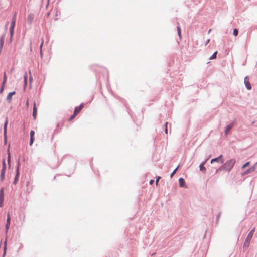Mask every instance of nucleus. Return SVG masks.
<instances>
[{
    "instance_id": "58836bf2",
    "label": "nucleus",
    "mask_w": 257,
    "mask_h": 257,
    "mask_svg": "<svg viewBox=\"0 0 257 257\" xmlns=\"http://www.w3.org/2000/svg\"><path fill=\"white\" fill-rule=\"evenodd\" d=\"M154 180H151L150 181V184L152 185V184H153V183H154Z\"/></svg>"
},
{
    "instance_id": "ea45409f",
    "label": "nucleus",
    "mask_w": 257,
    "mask_h": 257,
    "mask_svg": "<svg viewBox=\"0 0 257 257\" xmlns=\"http://www.w3.org/2000/svg\"><path fill=\"white\" fill-rule=\"evenodd\" d=\"M32 80V77L31 76L30 77V81H31Z\"/></svg>"
},
{
    "instance_id": "4c0bfd02",
    "label": "nucleus",
    "mask_w": 257,
    "mask_h": 257,
    "mask_svg": "<svg viewBox=\"0 0 257 257\" xmlns=\"http://www.w3.org/2000/svg\"><path fill=\"white\" fill-rule=\"evenodd\" d=\"M255 228L254 227L250 231V232H252V234H254V232L255 231Z\"/></svg>"
},
{
    "instance_id": "ddd939ff",
    "label": "nucleus",
    "mask_w": 257,
    "mask_h": 257,
    "mask_svg": "<svg viewBox=\"0 0 257 257\" xmlns=\"http://www.w3.org/2000/svg\"><path fill=\"white\" fill-rule=\"evenodd\" d=\"M206 161H205L204 162L202 163V164H201L199 166V168H200V170L201 171H203V172H205L206 171V168L204 166V164L205 163Z\"/></svg>"
},
{
    "instance_id": "cd10ccee",
    "label": "nucleus",
    "mask_w": 257,
    "mask_h": 257,
    "mask_svg": "<svg viewBox=\"0 0 257 257\" xmlns=\"http://www.w3.org/2000/svg\"><path fill=\"white\" fill-rule=\"evenodd\" d=\"M14 28L13 27H10V33H11V36H12L13 35V33H14Z\"/></svg>"
},
{
    "instance_id": "e433bc0d",
    "label": "nucleus",
    "mask_w": 257,
    "mask_h": 257,
    "mask_svg": "<svg viewBox=\"0 0 257 257\" xmlns=\"http://www.w3.org/2000/svg\"><path fill=\"white\" fill-rule=\"evenodd\" d=\"M26 105L27 108H28L29 107V100H28V99L26 101Z\"/></svg>"
},
{
    "instance_id": "c9c22d12",
    "label": "nucleus",
    "mask_w": 257,
    "mask_h": 257,
    "mask_svg": "<svg viewBox=\"0 0 257 257\" xmlns=\"http://www.w3.org/2000/svg\"><path fill=\"white\" fill-rule=\"evenodd\" d=\"M167 124H168V122H166V124H165V125H166L165 133H166V134L168 133Z\"/></svg>"
},
{
    "instance_id": "7c9ffc66",
    "label": "nucleus",
    "mask_w": 257,
    "mask_h": 257,
    "mask_svg": "<svg viewBox=\"0 0 257 257\" xmlns=\"http://www.w3.org/2000/svg\"><path fill=\"white\" fill-rule=\"evenodd\" d=\"M43 43H44V40L42 39V42H41V44L40 46V49L41 53H42V46L43 45Z\"/></svg>"
},
{
    "instance_id": "393cba45",
    "label": "nucleus",
    "mask_w": 257,
    "mask_h": 257,
    "mask_svg": "<svg viewBox=\"0 0 257 257\" xmlns=\"http://www.w3.org/2000/svg\"><path fill=\"white\" fill-rule=\"evenodd\" d=\"M177 32L178 35L180 37H181V28L179 26H177Z\"/></svg>"
},
{
    "instance_id": "bb28decb",
    "label": "nucleus",
    "mask_w": 257,
    "mask_h": 257,
    "mask_svg": "<svg viewBox=\"0 0 257 257\" xmlns=\"http://www.w3.org/2000/svg\"><path fill=\"white\" fill-rule=\"evenodd\" d=\"M250 164V162H246V163H245L242 166V169H244L245 167H246L247 166H248Z\"/></svg>"
},
{
    "instance_id": "412c9836",
    "label": "nucleus",
    "mask_w": 257,
    "mask_h": 257,
    "mask_svg": "<svg viewBox=\"0 0 257 257\" xmlns=\"http://www.w3.org/2000/svg\"><path fill=\"white\" fill-rule=\"evenodd\" d=\"M3 44H4V39L3 38H1V40H0V50H1L2 49Z\"/></svg>"
},
{
    "instance_id": "1a4fd4ad",
    "label": "nucleus",
    "mask_w": 257,
    "mask_h": 257,
    "mask_svg": "<svg viewBox=\"0 0 257 257\" xmlns=\"http://www.w3.org/2000/svg\"><path fill=\"white\" fill-rule=\"evenodd\" d=\"M244 84L245 85V86L246 87L247 89L248 90H250L251 89V86L250 83H249L248 79L247 77H245L244 78Z\"/></svg>"
},
{
    "instance_id": "a878e982",
    "label": "nucleus",
    "mask_w": 257,
    "mask_h": 257,
    "mask_svg": "<svg viewBox=\"0 0 257 257\" xmlns=\"http://www.w3.org/2000/svg\"><path fill=\"white\" fill-rule=\"evenodd\" d=\"M179 166H178L174 171L171 174V175H170V177H172L174 174H175V173L176 172Z\"/></svg>"
},
{
    "instance_id": "c85d7f7f",
    "label": "nucleus",
    "mask_w": 257,
    "mask_h": 257,
    "mask_svg": "<svg viewBox=\"0 0 257 257\" xmlns=\"http://www.w3.org/2000/svg\"><path fill=\"white\" fill-rule=\"evenodd\" d=\"M233 34L235 36H237L238 35V30L236 29H234L233 30Z\"/></svg>"
},
{
    "instance_id": "5701e85b",
    "label": "nucleus",
    "mask_w": 257,
    "mask_h": 257,
    "mask_svg": "<svg viewBox=\"0 0 257 257\" xmlns=\"http://www.w3.org/2000/svg\"><path fill=\"white\" fill-rule=\"evenodd\" d=\"M3 196L2 195H0V207L3 206Z\"/></svg>"
},
{
    "instance_id": "0eeeda50",
    "label": "nucleus",
    "mask_w": 257,
    "mask_h": 257,
    "mask_svg": "<svg viewBox=\"0 0 257 257\" xmlns=\"http://www.w3.org/2000/svg\"><path fill=\"white\" fill-rule=\"evenodd\" d=\"M16 94L15 91L9 93L7 97V100L9 103H10L12 99V96Z\"/></svg>"
},
{
    "instance_id": "b1692460",
    "label": "nucleus",
    "mask_w": 257,
    "mask_h": 257,
    "mask_svg": "<svg viewBox=\"0 0 257 257\" xmlns=\"http://www.w3.org/2000/svg\"><path fill=\"white\" fill-rule=\"evenodd\" d=\"M6 81H7V77H6V75L5 74V73L4 74V78H3V85H5L6 82Z\"/></svg>"
},
{
    "instance_id": "6ab92c4d",
    "label": "nucleus",
    "mask_w": 257,
    "mask_h": 257,
    "mask_svg": "<svg viewBox=\"0 0 257 257\" xmlns=\"http://www.w3.org/2000/svg\"><path fill=\"white\" fill-rule=\"evenodd\" d=\"M11 217L9 213L7 214V223L10 224Z\"/></svg>"
},
{
    "instance_id": "423d86ee",
    "label": "nucleus",
    "mask_w": 257,
    "mask_h": 257,
    "mask_svg": "<svg viewBox=\"0 0 257 257\" xmlns=\"http://www.w3.org/2000/svg\"><path fill=\"white\" fill-rule=\"evenodd\" d=\"M83 104H81L78 107H76L75 108V110H74V114L76 115L78 113H79L81 111V110L83 108Z\"/></svg>"
},
{
    "instance_id": "6e6552de",
    "label": "nucleus",
    "mask_w": 257,
    "mask_h": 257,
    "mask_svg": "<svg viewBox=\"0 0 257 257\" xmlns=\"http://www.w3.org/2000/svg\"><path fill=\"white\" fill-rule=\"evenodd\" d=\"M234 124V122H232L227 126L225 130V135H227L229 132V131L233 127Z\"/></svg>"
},
{
    "instance_id": "f704fd0d",
    "label": "nucleus",
    "mask_w": 257,
    "mask_h": 257,
    "mask_svg": "<svg viewBox=\"0 0 257 257\" xmlns=\"http://www.w3.org/2000/svg\"><path fill=\"white\" fill-rule=\"evenodd\" d=\"M8 162L9 163L10 162V152L8 151Z\"/></svg>"
},
{
    "instance_id": "39448f33",
    "label": "nucleus",
    "mask_w": 257,
    "mask_h": 257,
    "mask_svg": "<svg viewBox=\"0 0 257 257\" xmlns=\"http://www.w3.org/2000/svg\"><path fill=\"white\" fill-rule=\"evenodd\" d=\"M30 145L31 146L34 141V135L35 132L33 130H31L30 133Z\"/></svg>"
},
{
    "instance_id": "9d476101",
    "label": "nucleus",
    "mask_w": 257,
    "mask_h": 257,
    "mask_svg": "<svg viewBox=\"0 0 257 257\" xmlns=\"http://www.w3.org/2000/svg\"><path fill=\"white\" fill-rule=\"evenodd\" d=\"M19 169H18V167L17 168V173H16V176H15V180H14V183L15 184H17L18 180H19Z\"/></svg>"
},
{
    "instance_id": "f8f14e48",
    "label": "nucleus",
    "mask_w": 257,
    "mask_h": 257,
    "mask_svg": "<svg viewBox=\"0 0 257 257\" xmlns=\"http://www.w3.org/2000/svg\"><path fill=\"white\" fill-rule=\"evenodd\" d=\"M255 170V166H253L252 167L250 168L249 169H248L246 171H245L244 173V174H246L247 173H249L250 172H252Z\"/></svg>"
},
{
    "instance_id": "7ed1b4c3",
    "label": "nucleus",
    "mask_w": 257,
    "mask_h": 257,
    "mask_svg": "<svg viewBox=\"0 0 257 257\" xmlns=\"http://www.w3.org/2000/svg\"><path fill=\"white\" fill-rule=\"evenodd\" d=\"M222 158H223V155H220L218 157H217L214 159H212L211 160V163H213V162H220L221 163H223L224 162V160Z\"/></svg>"
},
{
    "instance_id": "4be33fe9",
    "label": "nucleus",
    "mask_w": 257,
    "mask_h": 257,
    "mask_svg": "<svg viewBox=\"0 0 257 257\" xmlns=\"http://www.w3.org/2000/svg\"><path fill=\"white\" fill-rule=\"evenodd\" d=\"M24 86L26 87L27 85V73L25 74L24 76Z\"/></svg>"
},
{
    "instance_id": "dca6fc26",
    "label": "nucleus",
    "mask_w": 257,
    "mask_h": 257,
    "mask_svg": "<svg viewBox=\"0 0 257 257\" xmlns=\"http://www.w3.org/2000/svg\"><path fill=\"white\" fill-rule=\"evenodd\" d=\"M15 23H16V15H14V16H13V19H12L11 27H13L14 28L15 25Z\"/></svg>"
},
{
    "instance_id": "f257e3e1",
    "label": "nucleus",
    "mask_w": 257,
    "mask_h": 257,
    "mask_svg": "<svg viewBox=\"0 0 257 257\" xmlns=\"http://www.w3.org/2000/svg\"><path fill=\"white\" fill-rule=\"evenodd\" d=\"M236 163V160L234 159H231L227 161L224 164H223L219 168V170H225L230 172Z\"/></svg>"
},
{
    "instance_id": "9b49d317",
    "label": "nucleus",
    "mask_w": 257,
    "mask_h": 257,
    "mask_svg": "<svg viewBox=\"0 0 257 257\" xmlns=\"http://www.w3.org/2000/svg\"><path fill=\"white\" fill-rule=\"evenodd\" d=\"M179 185L181 187H184L185 182L184 181V180L181 178L179 179Z\"/></svg>"
},
{
    "instance_id": "a19ab883",
    "label": "nucleus",
    "mask_w": 257,
    "mask_h": 257,
    "mask_svg": "<svg viewBox=\"0 0 257 257\" xmlns=\"http://www.w3.org/2000/svg\"><path fill=\"white\" fill-rule=\"evenodd\" d=\"M49 15H50V13H48L47 14V16H48V17H49Z\"/></svg>"
},
{
    "instance_id": "2eb2a0df",
    "label": "nucleus",
    "mask_w": 257,
    "mask_h": 257,
    "mask_svg": "<svg viewBox=\"0 0 257 257\" xmlns=\"http://www.w3.org/2000/svg\"><path fill=\"white\" fill-rule=\"evenodd\" d=\"M253 234L252 233V232H249L247 236V238L246 239V241H249L251 238L253 236Z\"/></svg>"
},
{
    "instance_id": "f03ea898",
    "label": "nucleus",
    "mask_w": 257,
    "mask_h": 257,
    "mask_svg": "<svg viewBox=\"0 0 257 257\" xmlns=\"http://www.w3.org/2000/svg\"><path fill=\"white\" fill-rule=\"evenodd\" d=\"M6 169V165L5 160L3 161V167L1 172L0 178L2 180H4L5 179V173Z\"/></svg>"
},
{
    "instance_id": "4468645a",
    "label": "nucleus",
    "mask_w": 257,
    "mask_h": 257,
    "mask_svg": "<svg viewBox=\"0 0 257 257\" xmlns=\"http://www.w3.org/2000/svg\"><path fill=\"white\" fill-rule=\"evenodd\" d=\"M8 123V120L7 119L6 120V122L5 123L4 127V135L6 137V133H7V126Z\"/></svg>"
},
{
    "instance_id": "aec40b11",
    "label": "nucleus",
    "mask_w": 257,
    "mask_h": 257,
    "mask_svg": "<svg viewBox=\"0 0 257 257\" xmlns=\"http://www.w3.org/2000/svg\"><path fill=\"white\" fill-rule=\"evenodd\" d=\"M217 54V51H216L214 52L213 55L211 56V57L210 58V59H214L216 58V55Z\"/></svg>"
},
{
    "instance_id": "473e14b6",
    "label": "nucleus",
    "mask_w": 257,
    "mask_h": 257,
    "mask_svg": "<svg viewBox=\"0 0 257 257\" xmlns=\"http://www.w3.org/2000/svg\"><path fill=\"white\" fill-rule=\"evenodd\" d=\"M75 116H76V115L73 114V115L70 117L69 120L71 121L73 119H74L75 118Z\"/></svg>"
},
{
    "instance_id": "c756f323",
    "label": "nucleus",
    "mask_w": 257,
    "mask_h": 257,
    "mask_svg": "<svg viewBox=\"0 0 257 257\" xmlns=\"http://www.w3.org/2000/svg\"><path fill=\"white\" fill-rule=\"evenodd\" d=\"M10 224H8V223H6V227H5V228H6V232H8V229H9V226H10Z\"/></svg>"
},
{
    "instance_id": "2f4dec72",
    "label": "nucleus",
    "mask_w": 257,
    "mask_h": 257,
    "mask_svg": "<svg viewBox=\"0 0 257 257\" xmlns=\"http://www.w3.org/2000/svg\"><path fill=\"white\" fill-rule=\"evenodd\" d=\"M4 86L5 85H3V84H2V86H1V88L0 89V93H2L3 91H4Z\"/></svg>"
},
{
    "instance_id": "72a5a7b5",
    "label": "nucleus",
    "mask_w": 257,
    "mask_h": 257,
    "mask_svg": "<svg viewBox=\"0 0 257 257\" xmlns=\"http://www.w3.org/2000/svg\"><path fill=\"white\" fill-rule=\"evenodd\" d=\"M160 178H161V177L159 176V177H158V178H157V179L156 180V184L157 186L158 185V182H159V181Z\"/></svg>"
},
{
    "instance_id": "20e7f679",
    "label": "nucleus",
    "mask_w": 257,
    "mask_h": 257,
    "mask_svg": "<svg viewBox=\"0 0 257 257\" xmlns=\"http://www.w3.org/2000/svg\"><path fill=\"white\" fill-rule=\"evenodd\" d=\"M37 108L36 107V102H34L33 103V117L34 120H36L37 118Z\"/></svg>"
},
{
    "instance_id": "a211bd4d",
    "label": "nucleus",
    "mask_w": 257,
    "mask_h": 257,
    "mask_svg": "<svg viewBox=\"0 0 257 257\" xmlns=\"http://www.w3.org/2000/svg\"><path fill=\"white\" fill-rule=\"evenodd\" d=\"M51 12H54V13H55L56 16L54 18V20H57L58 19V18L57 17V16H58V15H57L58 11L56 10L55 9V10H52L51 11Z\"/></svg>"
},
{
    "instance_id": "f3484780",
    "label": "nucleus",
    "mask_w": 257,
    "mask_h": 257,
    "mask_svg": "<svg viewBox=\"0 0 257 257\" xmlns=\"http://www.w3.org/2000/svg\"><path fill=\"white\" fill-rule=\"evenodd\" d=\"M33 19V15H29L28 16L27 20L28 21L31 23Z\"/></svg>"
}]
</instances>
